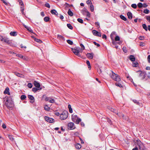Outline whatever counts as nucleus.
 Returning a JSON list of instances; mask_svg holds the SVG:
<instances>
[{"label":"nucleus","instance_id":"0eeeda50","mask_svg":"<svg viewBox=\"0 0 150 150\" xmlns=\"http://www.w3.org/2000/svg\"><path fill=\"white\" fill-rule=\"evenodd\" d=\"M137 144L139 146V148L140 150H145V148L142 143L139 140L138 141Z\"/></svg>","mask_w":150,"mask_h":150},{"label":"nucleus","instance_id":"3c124183","mask_svg":"<svg viewBox=\"0 0 150 150\" xmlns=\"http://www.w3.org/2000/svg\"><path fill=\"white\" fill-rule=\"evenodd\" d=\"M28 86L30 88H31L33 86V85L32 83H29L28 84Z\"/></svg>","mask_w":150,"mask_h":150},{"label":"nucleus","instance_id":"864d4df0","mask_svg":"<svg viewBox=\"0 0 150 150\" xmlns=\"http://www.w3.org/2000/svg\"><path fill=\"white\" fill-rule=\"evenodd\" d=\"M93 43L95 45H96L98 47H99L100 46V45L99 44L97 43L95 41L93 42Z\"/></svg>","mask_w":150,"mask_h":150},{"label":"nucleus","instance_id":"cd10ccee","mask_svg":"<svg viewBox=\"0 0 150 150\" xmlns=\"http://www.w3.org/2000/svg\"><path fill=\"white\" fill-rule=\"evenodd\" d=\"M81 121V120L80 118H79L77 117L75 122L77 124H79Z\"/></svg>","mask_w":150,"mask_h":150},{"label":"nucleus","instance_id":"c9c22d12","mask_svg":"<svg viewBox=\"0 0 150 150\" xmlns=\"http://www.w3.org/2000/svg\"><path fill=\"white\" fill-rule=\"evenodd\" d=\"M67 27L70 29H73V27L71 26V25L70 24H67Z\"/></svg>","mask_w":150,"mask_h":150},{"label":"nucleus","instance_id":"2f4dec72","mask_svg":"<svg viewBox=\"0 0 150 150\" xmlns=\"http://www.w3.org/2000/svg\"><path fill=\"white\" fill-rule=\"evenodd\" d=\"M86 64L88 65V68L90 70L91 69V65H90V64L89 62L88 61H86Z\"/></svg>","mask_w":150,"mask_h":150},{"label":"nucleus","instance_id":"e2e57ef3","mask_svg":"<svg viewBox=\"0 0 150 150\" xmlns=\"http://www.w3.org/2000/svg\"><path fill=\"white\" fill-rule=\"evenodd\" d=\"M107 120L108 122L110 124H112L111 121L109 119V118H107Z\"/></svg>","mask_w":150,"mask_h":150},{"label":"nucleus","instance_id":"4c0bfd02","mask_svg":"<svg viewBox=\"0 0 150 150\" xmlns=\"http://www.w3.org/2000/svg\"><path fill=\"white\" fill-rule=\"evenodd\" d=\"M26 97L25 95H22L21 97V99L22 100H24L26 98Z\"/></svg>","mask_w":150,"mask_h":150},{"label":"nucleus","instance_id":"603ef678","mask_svg":"<svg viewBox=\"0 0 150 150\" xmlns=\"http://www.w3.org/2000/svg\"><path fill=\"white\" fill-rule=\"evenodd\" d=\"M138 65V63L137 62H135L133 64L132 66L134 67H137Z\"/></svg>","mask_w":150,"mask_h":150},{"label":"nucleus","instance_id":"bb28decb","mask_svg":"<svg viewBox=\"0 0 150 150\" xmlns=\"http://www.w3.org/2000/svg\"><path fill=\"white\" fill-rule=\"evenodd\" d=\"M68 108L69 109V111L70 112L72 113L73 112V110L72 108H71V106L69 104L68 105Z\"/></svg>","mask_w":150,"mask_h":150},{"label":"nucleus","instance_id":"4468645a","mask_svg":"<svg viewBox=\"0 0 150 150\" xmlns=\"http://www.w3.org/2000/svg\"><path fill=\"white\" fill-rule=\"evenodd\" d=\"M23 26L25 28H26L28 31H29L30 32H31L32 33L34 34L33 30L31 29L30 27L27 26L25 25H23Z\"/></svg>","mask_w":150,"mask_h":150},{"label":"nucleus","instance_id":"5701e85b","mask_svg":"<svg viewBox=\"0 0 150 150\" xmlns=\"http://www.w3.org/2000/svg\"><path fill=\"white\" fill-rule=\"evenodd\" d=\"M127 15L129 18L131 19L132 18V14L131 12H128L127 13Z\"/></svg>","mask_w":150,"mask_h":150},{"label":"nucleus","instance_id":"c756f323","mask_svg":"<svg viewBox=\"0 0 150 150\" xmlns=\"http://www.w3.org/2000/svg\"><path fill=\"white\" fill-rule=\"evenodd\" d=\"M16 75L18 77H23V76H24L23 75V74H20L19 73H16Z\"/></svg>","mask_w":150,"mask_h":150},{"label":"nucleus","instance_id":"9b49d317","mask_svg":"<svg viewBox=\"0 0 150 150\" xmlns=\"http://www.w3.org/2000/svg\"><path fill=\"white\" fill-rule=\"evenodd\" d=\"M0 39H1V41H4L6 43H8L9 42L8 39L6 37L3 38L2 37L0 38Z\"/></svg>","mask_w":150,"mask_h":150},{"label":"nucleus","instance_id":"1a4fd4ad","mask_svg":"<svg viewBox=\"0 0 150 150\" xmlns=\"http://www.w3.org/2000/svg\"><path fill=\"white\" fill-rule=\"evenodd\" d=\"M68 126L69 128L71 129H73L75 128L74 124L73 122H70L68 125Z\"/></svg>","mask_w":150,"mask_h":150},{"label":"nucleus","instance_id":"aec40b11","mask_svg":"<svg viewBox=\"0 0 150 150\" xmlns=\"http://www.w3.org/2000/svg\"><path fill=\"white\" fill-rule=\"evenodd\" d=\"M4 94H8L9 95L10 93L9 92V89L8 88H6L4 91Z\"/></svg>","mask_w":150,"mask_h":150},{"label":"nucleus","instance_id":"79ce46f5","mask_svg":"<svg viewBox=\"0 0 150 150\" xmlns=\"http://www.w3.org/2000/svg\"><path fill=\"white\" fill-rule=\"evenodd\" d=\"M86 11V16H87L90 17V14L89 13V12L88 11Z\"/></svg>","mask_w":150,"mask_h":150},{"label":"nucleus","instance_id":"f03ea898","mask_svg":"<svg viewBox=\"0 0 150 150\" xmlns=\"http://www.w3.org/2000/svg\"><path fill=\"white\" fill-rule=\"evenodd\" d=\"M5 104L7 108L10 109H12L14 105L13 102L10 98H9L6 100Z\"/></svg>","mask_w":150,"mask_h":150},{"label":"nucleus","instance_id":"423d86ee","mask_svg":"<svg viewBox=\"0 0 150 150\" xmlns=\"http://www.w3.org/2000/svg\"><path fill=\"white\" fill-rule=\"evenodd\" d=\"M68 117L67 113L66 112H63L60 114V119L61 120H63L66 119Z\"/></svg>","mask_w":150,"mask_h":150},{"label":"nucleus","instance_id":"f704fd0d","mask_svg":"<svg viewBox=\"0 0 150 150\" xmlns=\"http://www.w3.org/2000/svg\"><path fill=\"white\" fill-rule=\"evenodd\" d=\"M50 18L48 17H45L44 18V21L45 22H48L49 21Z\"/></svg>","mask_w":150,"mask_h":150},{"label":"nucleus","instance_id":"39448f33","mask_svg":"<svg viewBox=\"0 0 150 150\" xmlns=\"http://www.w3.org/2000/svg\"><path fill=\"white\" fill-rule=\"evenodd\" d=\"M110 110L113 112L116 113V114L120 117L122 116L124 119H125V120L127 119V117H126L124 115L122 114L118 113L117 112V111L116 110L111 108L110 109Z\"/></svg>","mask_w":150,"mask_h":150},{"label":"nucleus","instance_id":"7c9ffc66","mask_svg":"<svg viewBox=\"0 0 150 150\" xmlns=\"http://www.w3.org/2000/svg\"><path fill=\"white\" fill-rule=\"evenodd\" d=\"M120 17L121 19H122L124 21H126L127 20V18H126L122 15H121L120 16Z\"/></svg>","mask_w":150,"mask_h":150},{"label":"nucleus","instance_id":"bf43d9fd","mask_svg":"<svg viewBox=\"0 0 150 150\" xmlns=\"http://www.w3.org/2000/svg\"><path fill=\"white\" fill-rule=\"evenodd\" d=\"M147 59L148 62L150 63V55L148 56Z\"/></svg>","mask_w":150,"mask_h":150},{"label":"nucleus","instance_id":"58836bf2","mask_svg":"<svg viewBox=\"0 0 150 150\" xmlns=\"http://www.w3.org/2000/svg\"><path fill=\"white\" fill-rule=\"evenodd\" d=\"M50 109V108L48 107L47 105H45L44 107V109L46 110H49Z\"/></svg>","mask_w":150,"mask_h":150},{"label":"nucleus","instance_id":"4d7b16f0","mask_svg":"<svg viewBox=\"0 0 150 150\" xmlns=\"http://www.w3.org/2000/svg\"><path fill=\"white\" fill-rule=\"evenodd\" d=\"M86 3L88 5H89V4H91V3H91V0H88L86 1Z\"/></svg>","mask_w":150,"mask_h":150},{"label":"nucleus","instance_id":"9d476101","mask_svg":"<svg viewBox=\"0 0 150 150\" xmlns=\"http://www.w3.org/2000/svg\"><path fill=\"white\" fill-rule=\"evenodd\" d=\"M93 34L95 36L99 37H101V34L99 32L95 30H93L92 31Z\"/></svg>","mask_w":150,"mask_h":150},{"label":"nucleus","instance_id":"a19ab883","mask_svg":"<svg viewBox=\"0 0 150 150\" xmlns=\"http://www.w3.org/2000/svg\"><path fill=\"white\" fill-rule=\"evenodd\" d=\"M18 1L19 3V4L20 5L22 6H23V3L21 0H18Z\"/></svg>","mask_w":150,"mask_h":150},{"label":"nucleus","instance_id":"7ed1b4c3","mask_svg":"<svg viewBox=\"0 0 150 150\" xmlns=\"http://www.w3.org/2000/svg\"><path fill=\"white\" fill-rule=\"evenodd\" d=\"M111 78L114 81H120L121 79L120 76L117 74H115L112 71H111V74H110Z\"/></svg>","mask_w":150,"mask_h":150},{"label":"nucleus","instance_id":"6e6552de","mask_svg":"<svg viewBox=\"0 0 150 150\" xmlns=\"http://www.w3.org/2000/svg\"><path fill=\"white\" fill-rule=\"evenodd\" d=\"M45 119L47 122L50 123H52L54 122V120L52 118H50L47 116H45Z\"/></svg>","mask_w":150,"mask_h":150},{"label":"nucleus","instance_id":"ea45409f","mask_svg":"<svg viewBox=\"0 0 150 150\" xmlns=\"http://www.w3.org/2000/svg\"><path fill=\"white\" fill-rule=\"evenodd\" d=\"M67 42L70 45H72L73 44V42L70 40H67Z\"/></svg>","mask_w":150,"mask_h":150},{"label":"nucleus","instance_id":"680f3d73","mask_svg":"<svg viewBox=\"0 0 150 150\" xmlns=\"http://www.w3.org/2000/svg\"><path fill=\"white\" fill-rule=\"evenodd\" d=\"M140 46L143 47L144 45V42H140Z\"/></svg>","mask_w":150,"mask_h":150},{"label":"nucleus","instance_id":"dca6fc26","mask_svg":"<svg viewBox=\"0 0 150 150\" xmlns=\"http://www.w3.org/2000/svg\"><path fill=\"white\" fill-rule=\"evenodd\" d=\"M34 86L38 88H39L40 87V84L36 81H35L34 82Z\"/></svg>","mask_w":150,"mask_h":150},{"label":"nucleus","instance_id":"8fccbe9b","mask_svg":"<svg viewBox=\"0 0 150 150\" xmlns=\"http://www.w3.org/2000/svg\"><path fill=\"white\" fill-rule=\"evenodd\" d=\"M24 9V7H21V11L22 13L23 14H24V13L23 11Z\"/></svg>","mask_w":150,"mask_h":150},{"label":"nucleus","instance_id":"412c9836","mask_svg":"<svg viewBox=\"0 0 150 150\" xmlns=\"http://www.w3.org/2000/svg\"><path fill=\"white\" fill-rule=\"evenodd\" d=\"M129 59L131 61L133 62L135 61V59L133 55H130L129 56Z\"/></svg>","mask_w":150,"mask_h":150},{"label":"nucleus","instance_id":"a878e982","mask_svg":"<svg viewBox=\"0 0 150 150\" xmlns=\"http://www.w3.org/2000/svg\"><path fill=\"white\" fill-rule=\"evenodd\" d=\"M90 8L91 11L93 12L94 11V6L92 3H91V4H90Z\"/></svg>","mask_w":150,"mask_h":150},{"label":"nucleus","instance_id":"6e6d98bb","mask_svg":"<svg viewBox=\"0 0 150 150\" xmlns=\"http://www.w3.org/2000/svg\"><path fill=\"white\" fill-rule=\"evenodd\" d=\"M139 38L141 40H143L144 39V37L143 36H139Z\"/></svg>","mask_w":150,"mask_h":150},{"label":"nucleus","instance_id":"69168bd1","mask_svg":"<svg viewBox=\"0 0 150 150\" xmlns=\"http://www.w3.org/2000/svg\"><path fill=\"white\" fill-rule=\"evenodd\" d=\"M102 38L103 39H106L107 38L106 35L105 34L103 35L102 36Z\"/></svg>","mask_w":150,"mask_h":150},{"label":"nucleus","instance_id":"473e14b6","mask_svg":"<svg viewBox=\"0 0 150 150\" xmlns=\"http://www.w3.org/2000/svg\"><path fill=\"white\" fill-rule=\"evenodd\" d=\"M149 11L147 8L145 9L144 11V13L146 14H148L149 13Z\"/></svg>","mask_w":150,"mask_h":150},{"label":"nucleus","instance_id":"338daca9","mask_svg":"<svg viewBox=\"0 0 150 150\" xmlns=\"http://www.w3.org/2000/svg\"><path fill=\"white\" fill-rule=\"evenodd\" d=\"M133 102L135 103H136L137 104H138L139 103V102H137V100H133Z\"/></svg>","mask_w":150,"mask_h":150},{"label":"nucleus","instance_id":"de8ad7c7","mask_svg":"<svg viewBox=\"0 0 150 150\" xmlns=\"http://www.w3.org/2000/svg\"><path fill=\"white\" fill-rule=\"evenodd\" d=\"M131 7L133 8H136L137 7V6L136 4H132Z\"/></svg>","mask_w":150,"mask_h":150},{"label":"nucleus","instance_id":"f257e3e1","mask_svg":"<svg viewBox=\"0 0 150 150\" xmlns=\"http://www.w3.org/2000/svg\"><path fill=\"white\" fill-rule=\"evenodd\" d=\"M136 73L139 79L140 80L144 79L146 76V73L144 71L139 70L137 71Z\"/></svg>","mask_w":150,"mask_h":150},{"label":"nucleus","instance_id":"13d9d810","mask_svg":"<svg viewBox=\"0 0 150 150\" xmlns=\"http://www.w3.org/2000/svg\"><path fill=\"white\" fill-rule=\"evenodd\" d=\"M80 45L81 46L82 48V49H81L82 50V51L83 50L85 49V47H84V46L82 44H81Z\"/></svg>","mask_w":150,"mask_h":150},{"label":"nucleus","instance_id":"5fc2aeb1","mask_svg":"<svg viewBox=\"0 0 150 150\" xmlns=\"http://www.w3.org/2000/svg\"><path fill=\"white\" fill-rule=\"evenodd\" d=\"M123 51L125 53L127 52V50L125 47H123L122 48Z\"/></svg>","mask_w":150,"mask_h":150},{"label":"nucleus","instance_id":"20e7f679","mask_svg":"<svg viewBox=\"0 0 150 150\" xmlns=\"http://www.w3.org/2000/svg\"><path fill=\"white\" fill-rule=\"evenodd\" d=\"M73 52L76 55L79 57H81V55L79 54V52H82V50L79 47H76L74 48L71 49Z\"/></svg>","mask_w":150,"mask_h":150},{"label":"nucleus","instance_id":"774afa93","mask_svg":"<svg viewBox=\"0 0 150 150\" xmlns=\"http://www.w3.org/2000/svg\"><path fill=\"white\" fill-rule=\"evenodd\" d=\"M2 127L4 129H5L6 128V126L4 124H3L2 125Z\"/></svg>","mask_w":150,"mask_h":150},{"label":"nucleus","instance_id":"393cba45","mask_svg":"<svg viewBox=\"0 0 150 150\" xmlns=\"http://www.w3.org/2000/svg\"><path fill=\"white\" fill-rule=\"evenodd\" d=\"M75 147L76 149H79L81 147V145L79 144H77L75 145Z\"/></svg>","mask_w":150,"mask_h":150},{"label":"nucleus","instance_id":"a18cd8bd","mask_svg":"<svg viewBox=\"0 0 150 150\" xmlns=\"http://www.w3.org/2000/svg\"><path fill=\"white\" fill-rule=\"evenodd\" d=\"M115 40L116 41H119L120 40V38L119 36H116L115 37Z\"/></svg>","mask_w":150,"mask_h":150},{"label":"nucleus","instance_id":"72a5a7b5","mask_svg":"<svg viewBox=\"0 0 150 150\" xmlns=\"http://www.w3.org/2000/svg\"><path fill=\"white\" fill-rule=\"evenodd\" d=\"M49 102L51 103H54L55 102V100L54 99L50 98Z\"/></svg>","mask_w":150,"mask_h":150},{"label":"nucleus","instance_id":"a211bd4d","mask_svg":"<svg viewBox=\"0 0 150 150\" xmlns=\"http://www.w3.org/2000/svg\"><path fill=\"white\" fill-rule=\"evenodd\" d=\"M10 35L11 36H15L17 35V33L15 31L11 32L10 33Z\"/></svg>","mask_w":150,"mask_h":150},{"label":"nucleus","instance_id":"37998d69","mask_svg":"<svg viewBox=\"0 0 150 150\" xmlns=\"http://www.w3.org/2000/svg\"><path fill=\"white\" fill-rule=\"evenodd\" d=\"M137 5L139 8H141L143 7V4L141 3H139Z\"/></svg>","mask_w":150,"mask_h":150},{"label":"nucleus","instance_id":"f8f14e48","mask_svg":"<svg viewBox=\"0 0 150 150\" xmlns=\"http://www.w3.org/2000/svg\"><path fill=\"white\" fill-rule=\"evenodd\" d=\"M86 55L87 57L91 59H93V53H87Z\"/></svg>","mask_w":150,"mask_h":150},{"label":"nucleus","instance_id":"e433bc0d","mask_svg":"<svg viewBox=\"0 0 150 150\" xmlns=\"http://www.w3.org/2000/svg\"><path fill=\"white\" fill-rule=\"evenodd\" d=\"M34 40L35 41L39 43H41L42 42V41L41 40L35 38H34Z\"/></svg>","mask_w":150,"mask_h":150},{"label":"nucleus","instance_id":"6ab92c4d","mask_svg":"<svg viewBox=\"0 0 150 150\" xmlns=\"http://www.w3.org/2000/svg\"><path fill=\"white\" fill-rule=\"evenodd\" d=\"M77 117V116L76 115H72V121L74 122H75Z\"/></svg>","mask_w":150,"mask_h":150},{"label":"nucleus","instance_id":"052dcab7","mask_svg":"<svg viewBox=\"0 0 150 150\" xmlns=\"http://www.w3.org/2000/svg\"><path fill=\"white\" fill-rule=\"evenodd\" d=\"M45 6L46 7L48 8H50V4L48 3H46L45 4Z\"/></svg>","mask_w":150,"mask_h":150},{"label":"nucleus","instance_id":"b1692460","mask_svg":"<svg viewBox=\"0 0 150 150\" xmlns=\"http://www.w3.org/2000/svg\"><path fill=\"white\" fill-rule=\"evenodd\" d=\"M68 15L71 16H73V12L71 11V9H69L68 12Z\"/></svg>","mask_w":150,"mask_h":150},{"label":"nucleus","instance_id":"ddd939ff","mask_svg":"<svg viewBox=\"0 0 150 150\" xmlns=\"http://www.w3.org/2000/svg\"><path fill=\"white\" fill-rule=\"evenodd\" d=\"M28 97L30 100V103H33L34 102V98L32 95H28Z\"/></svg>","mask_w":150,"mask_h":150},{"label":"nucleus","instance_id":"f3484780","mask_svg":"<svg viewBox=\"0 0 150 150\" xmlns=\"http://www.w3.org/2000/svg\"><path fill=\"white\" fill-rule=\"evenodd\" d=\"M50 12L52 14L56 15H57L58 14L57 11L54 9L51 10L50 11Z\"/></svg>","mask_w":150,"mask_h":150},{"label":"nucleus","instance_id":"49530a36","mask_svg":"<svg viewBox=\"0 0 150 150\" xmlns=\"http://www.w3.org/2000/svg\"><path fill=\"white\" fill-rule=\"evenodd\" d=\"M77 21L80 23H83V20L81 18H78L77 19Z\"/></svg>","mask_w":150,"mask_h":150},{"label":"nucleus","instance_id":"2eb2a0df","mask_svg":"<svg viewBox=\"0 0 150 150\" xmlns=\"http://www.w3.org/2000/svg\"><path fill=\"white\" fill-rule=\"evenodd\" d=\"M58 38L60 40H62L63 41L65 40V38L63 36L59 35H57Z\"/></svg>","mask_w":150,"mask_h":150},{"label":"nucleus","instance_id":"c85d7f7f","mask_svg":"<svg viewBox=\"0 0 150 150\" xmlns=\"http://www.w3.org/2000/svg\"><path fill=\"white\" fill-rule=\"evenodd\" d=\"M142 27L146 31H147L148 30L147 28L146 25L145 24H143L142 25Z\"/></svg>","mask_w":150,"mask_h":150},{"label":"nucleus","instance_id":"09e8293b","mask_svg":"<svg viewBox=\"0 0 150 150\" xmlns=\"http://www.w3.org/2000/svg\"><path fill=\"white\" fill-rule=\"evenodd\" d=\"M8 137L11 141H13L14 140L13 138V136L11 135H9L8 136Z\"/></svg>","mask_w":150,"mask_h":150},{"label":"nucleus","instance_id":"0e129e2a","mask_svg":"<svg viewBox=\"0 0 150 150\" xmlns=\"http://www.w3.org/2000/svg\"><path fill=\"white\" fill-rule=\"evenodd\" d=\"M146 19L148 21L150 22V16H148L146 17Z\"/></svg>","mask_w":150,"mask_h":150},{"label":"nucleus","instance_id":"4be33fe9","mask_svg":"<svg viewBox=\"0 0 150 150\" xmlns=\"http://www.w3.org/2000/svg\"><path fill=\"white\" fill-rule=\"evenodd\" d=\"M42 89L41 88H37L34 87L32 89V91L34 92H37L38 90H41Z\"/></svg>","mask_w":150,"mask_h":150},{"label":"nucleus","instance_id":"c03bdc74","mask_svg":"<svg viewBox=\"0 0 150 150\" xmlns=\"http://www.w3.org/2000/svg\"><path fill=\"white\" fill-rule=\"evenodd\" d=\"M115 85L116 86H119L120 87H122V85H121V84L119 83H115Z\"/></svg>","mask_w":150,"mask_h":150}]
</instances>
